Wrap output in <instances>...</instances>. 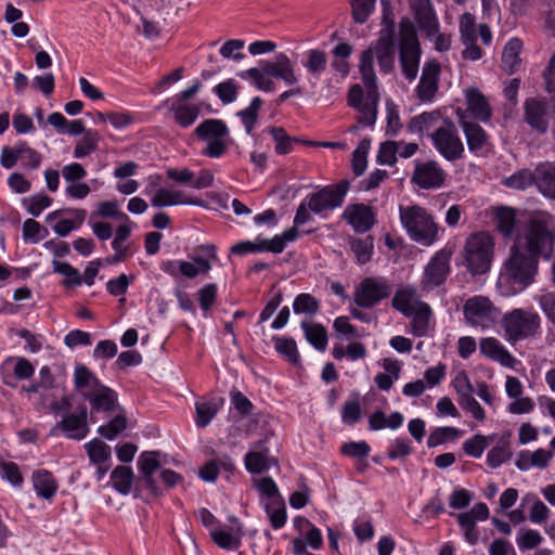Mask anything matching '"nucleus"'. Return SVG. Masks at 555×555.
<instances>
[{"label": "nucleus", "mask_w": 555, "mask_h": 555, "mask_svg": "<svg viewBox=\"0 0 555 555\" xmlns=\"http://www.w3.org/2000/svg\"><path fill=\"white\" fill-rule=\"evenodd\" d=\"M489 507L486 503L479 502L468 512L456 515L457 522L464 533L465 540L475 545L478 542L479 534L476 530V522L483 521L489 518Z\"/></svg>", "instance_id": "obj_21"}, {"label": "nucleus", "mask_w": 555, "mask_h": 555, "mask_svg": "<svg viewBox=\"0 0 555 555\" xmlns=\"http://www.w3.org/2000/svg\"><path fill=\"white\" fill-rule=\"evenodd\" d=\"M293 310L296 314H307L311 317L317 314L320 310V302L312 295L301 293L294 299Z\"/></svg>", "instance_id": "obj_52"}, {"label": "nucleus", "mask_w": 555, "mask_h": 555, "mask_svg": "<svg viewBox=\"0 0 555 555\" xmlns=\"http://www.w3.org/2000/svg\"><path fill=\"white\" fill-rule=\"evenodd\" d=\"M153 207L163 208L168 206L177 205H194L202 206V201L193 199L188 197L186 194L181 190L160 188L151 198Z\"/></svg>", "instance_id": "obj_27"}, {"label": "nucleus", "mask_w": 555, "mask_h": 555, "mask_svg": "<svg viewBox=\"0 0 555 555\" xmlns=\"http://www.w3.org/2000/svg\"><path fill=\"white\" fill-rule=\"evenodd\" d=\"M100 142V134L95 130H87L79 139L74 149L75 158H83L96 151Z\"/></svg>", "instance_id": "obj_47"}, {"label": "nucleus", "mask_w": 555, "mask_h": 555, "mask_svg": "<svg viewBox=\"0 0 555 555\" xmlns=\"http://www.w3.org/2000/svg\"><path fill=\"white\" fill-rule=\"evenodd\" d=\"M410 8L421 29H423L428 37L439 30V22L430 0H410Z\"/></svg>", "instance_id": "obj_25"}, {"label": "nucleus", "mask_w": 555, "mask_h": 555, "mask_svg": "<svg viewBox=\"0 0 555 555\" xmlns=\"http://www.w3.org/2000/svg\"><path fill=\"white\" fill-rule=\"evenodd\" d=\"M74 214H75L74 220L62 219V220H59L54 224L53 230L57 235L66 236L72 231L78 229L83 223V221L86 219V215H87L86 210L85 209H76L74 211Z\"/></svg>", "instance_id": "obj_57"}, {"label": "nucleus", "mask_w": 555, "mask_h": 555, "mask_svg": "<svg viewBox=\"0 0 555 555\" xmlns=\"http://www.w3.org/2000/svg\"><path fill=\"white\" fill-rule=\"evenodd\" d=\"M382 4L384 7V21L383 28L379 33V38L376 41L374 50V55H376L378 66L382 72L389 73L393 68L395 63V49H393V33H395V23L392 16H390L389 2L387 0H382Z\"/></svg>", "instance_id": "obj_14"}, {"label": "nucleus", "mask_w": 555, "mask_h": 555, "mask_svg": "<svg viewBox=\"0 0 555 555\" xmlns=\"http://www.w3.org/2000/svg\"><path fill=\"white\" fill-rule=\"evenodd\" d=\"M543 542L542 534L535 529H520L516 543L520 551H529L538 547Z\"/></svg>", "instance_id": "obj_54"}, {"label": "nucleus", "mask_w": 555, "mask_h": 555, "mask_svg": "<svg viewBox=\"0 0 555 555\" xmlns=\"http://www.w3.org/2000/svg\"><path fill=\"white\" fill-rule=\"evenodd\" d=\"M348 105L359 113L358 122L363 127L374 126L377 117L379 94L377 86L365 87L353 85L347 96Z\"/></svg>", "instance_id": "obj_10"}, {"label": "nucleus", "mask_w": 555, "mask_h": 555, "mask_svg": "<svg viewBox=\"0 0 555 555\" xmlns=\"http://www.w3.org/2000/svg\"><path fill=\"white\" fill-rule=\"evenodd\" d=\"M440 65L437 61L425 63L421 80L416 87L417 98L422 102H431L438 91Z\"/></svg>", "instance_id": "obj_22"}, {"label": "nucleus", "mask_w": 555, "mask_h": 555, "mask_svg": "<svg viewBox=\"0 0 555 555\" xmlns=\"http://www.w3.org/2000/svg\"><path fill=\"white\" fill-rule=\"evenodd\" d=\"M327 65V55L324 51L319 49H311L306 52V61L304 67L308 73L319 79L320 76L325 72Z\"/></svg>", "instance_id": "obj_44"}, {"label": "nucleus", "mask_w": 555, "mask_h": 555, "mask_svg": "<svg viewBox=\"0 0 555 555\" xmlns=\"http://www.w3.org/2000/svg\"><path fill=\"white\" fill-rule=\"evenodd\" d=\"M538 269V258L513 244L508 258L501 269L499 281L517 285L519 289L529 286Z\"/></svg>", "instance_id": "obj_5"}, {"label": "nucleus", "mask_w": 555, "mask_h": 555, "mask_svg": "<svg viewBox=\"0 0 555 555\" xmlns=\"http://www.w3.org/2000/svg\"><path fill=\"white\" fill-rule=\"evenodd\" d=\"M127 428V418L124 413H118L108 424L101 425L98 433L107 440H114Z\"/></svg>", "instance_id": "obj_56"}, {"label": "nucleus", "mask_w": 555, "mask_h": 555, "mask_svg": "<svg viewBox=\"0 0 555 555\" xmlns=\"http://www.w3.org/2000/svg\"><path fill=\"white\" fill-rule=\"evenodd\" d=\"M259 67L248 68L237 74L242 79H249L257 89L271 92L274 82L270 77L282 80L286 86H295L299 82L295 67L291 59L283 52L275 54L271 61H260Z\"/></svg>", "instance_id": "obj_1"}, {"label": "nucleus", "mask_w": 555, "mask_h": 555, "mask_svg": "<svg viewBox=\"0 0 555 555\" xmlns=\"http://www.w3.org/2000/svg\"><path fill=\"white\" fill-rule=\"evenodd\" d=\"M525 121L537 132L545 133L548 128L547 104L543 100L531 98L524 104Z\"/></svg>", "instance_id": "obj_24"}, {"label": "nucleus", "mask_w": 555, "mask_h": 555, "mask_svg": "<svg viewBox=\"0 0 555 555\" xmlns=\"http://www.w3.org/2000/svg\"><path fill=\"white\" fill-rule=\"evenodd\" d=\"M535 185L541 194L555 199V163H539L535 166Z\"/></svg>", "instance_id": "obj_32"}, {"label": "nucleus", "mask_w": 555, "mask_h": 555, "mask_svg": "<svg viewBox=\"0 0 555 555\" xmlns=\"http://www.w3.org/2000/svg\"><path fill=\"white\" fill-rule=\"evenodd\" d=\"M344 217L352 225L354 231L359 233L369 231L375 222V215L372 208L364 204L347 207Z\"/></svg>", "instance_id": "obj_29"}, {"label": "nucleus", "mask_w": 555, "mask_h": 555, "mask_svg": "<svg viewBox=\"0 0 555 555\" xmlns=\"http://www.w3.org/2000/svg\"><path fill=\"white\" fill-rule=\"evenodd\" d=\"M480 351L483 356L509 369L515 367L517 363L516 358L494 337L483 338L480 341Z\"/></svg>", "instance_id": "obj_30"}, {"label": "nucleus", "mask_w": 555, "mask_h": 555, "mask_svg": "<svg viewBox=\"0 0 555 555\" xmlns=\"http://www.w3.org/2000/svg\"><path fill=\"white\" fill-rule=\"evenodd\" d=\"M443 121H447V119L442 117L439 111L425 112L411 118L408 129L411 133L423 135L435 131Z\"/></svg>", "instance_id": "obj_33"}, {"label": "nucleus", "mask_w": 555, "mask_h": 555, "mask_svg": "<svg viewBox=\"0 0 555 555\" xmlns=\"http://www.w3.org/2000/svg\"><path fill=\"white\" fill-rule=\"evenodd\" d=\"M198 140L205 143L201 154L210 158L222 157L232 143L230 130L221 119H205L194 130Z\"/></svg>", "instance_id": "obj_8"}, {"label": "nucleus", "mask_w": 555, "mask_h": 555, "mask_svg": "<svg viewBox=\"0 0 555 555\" xmlns=\"http://www.w3.org/2000/svg\"><path fill=\"white\" fill-rule=\"evenodd\" d=\"M133 472L128 466H117L111 474L113 487L121 494H128L131 491Z\"/></svg>", "instance_id": "obj_48"}, {"label": "nucleus", "mask_w": 555, "mask_h": 555, "mask_svg": "<svg viewBox=\"0 0 555 555\" xmlns=\"http://www.w3.org/2000/svg\"><path fill=\"white\" fill-rule=\"evenodd\" d=\"M429 137L436 151L446 160L454 163L463 158L465 146L452 121H443Z\"/></svg>", "instance_id": "obj_13"}, {"label": "nucleus", "mask_w": 555, "mask_h": 555, "mask_svg": "<svg viewBox=\"0 0 555 555\" xmlns=\"http://www.w3.org/2000/svg\"><path fill=\"white\" fill-rule=\"evenodd\" d=\"M462 256L473 275L487 273L494 256V238L489 232L470 234L464 244Z\"/></svg>", "instance_id": "obj_6"}, {"label": "nucleus", "mask_w": 555, "mask_h": 555, "mask_svg": "<svg viewBox=\"0 0 555 555\" xmlns=\"http://www.w3.org/2000/svg\"><path fill=\"white\" fill-rule=\"evenodd\" d=\"M373 64H374V50H373V48H369L367 50H365L361 53L360 65H359L364 87L377 86Z\"/></svg>", "instance_id": "obj_49"}, {"label": "nucleus", "mask_w": 555, "mask_h": 555, "mask_svg": "<svg viewBox=\"0 0 555 555\" xmlns=\"http://www.w3.org/2000/svg\"><path fill=\"white\" fill-rule=\"evenodd\" d=\"M261 105L262 100L259 96H256L251 100L248 107L237 113V116L241 118L242 124L244 125L245 130L248 134H250L255 128V125L258 119V112Z\"/></svg>", "instance_id": "obj_53"}, {"label": "nucleus", "mask_w": 555, "mask_h": 555, "mask_svg": "<svg viewBox=\"0 0 555 555\" xmlns=\"http://www.w3.org/2000/svg\"><path fill=\"white\" fill-rule=\"evenodd\" d=\"M522 49V42L518 38L509 39L503 50L501 66L508 74L515 73L520 66L519 53Z\"/></svg>", "instance_id": "obj_38"}, {"label": "nucleus", "mask_w": 555, "mask_h": 555, "mask_svg": "<svg viewBox=\"0 0 555 555\" xmlns=\"http://www.w3.org/2000/svg\"><path fill=\"white\" fill-rule=\"evenodd\" d=\"M23 202L26 205L27 211L34 217H38L46 208L52 204L51 197L41 193L31 195L29 198H25Z\"/></svg>", "instance_id": "obj_64"}, {"label": "nucleus", "mask_w": 555, "mask_h": 555, "mask_svg": "<svg viewBox=\"0 0 555 555\" xmlns=\"http://www.w3.org/2000/svg\"><path fill=\"white\" fill-rule=\"evenodd\" d=\"M88 401L90 402L92 411L108 412L114 410L117 405V393L113 389L103 385L88 399Z\"/></svg>", "instance_id": "obj_39"}, {"label": "nucleus", "mask_w": 555, "mask_h": 555, "mask_svg": "<svg viewBox=\"0 0 555 555\" xmlns=\"http://www.w3.org/2000/svg\"><path fill=\"white\" fill-rule=\"evenodd\" d=\"M456 115L469 152L476 157L492 155L494 153V144L487 131L479 124L469 120L463 111L457 109Z\"/></svg>", "instance_id": "obj_15"}, {"label": "nucleus", "mask_w": 555, "mask_h": 555, "mask_svg": "<svg viewBox=\"0 0 555 555\" xmlns=\"http://www.w3.org/2000/svg\"><path fill=\"white\" fill-rule=\"evenodd\" d=\"M431 315L433 311L428 304L422 302L415 307L413 314L410 317L412 319V332L415 336L426 335Z\"/></svg>", "instance_id": "obj_42"}, {"label": "nucleus", "mask_w": 555, "mask_h": 555, "mask_svg": "<svg viewBox=\"0 0 555 555\" xmlns=\"http://www.w3.org/2000/svg\"><path fill=\"white\" fill-rule=\"evenodd\" d=\"M488 447V438L477 434L463 442L464 452L475 459H479Z\"/></svg>", "instance_id": "obj_63"}, {"label": "nucleus", "mask_w": 555, "mask_h": 555, "mask_svg": "<svg viewBox=\"0 0 555 555\" xmlns=\"http://www.w3.org/2000/svg\"><path fill=\"white\" fill-rule=\"evenodd\" d=\"M348 189L349 182L345 180L336 185H327L307 196L308 207L314 214L333 210L343 205Z\"/></svg>", "instance_id": "obj_18"}, {"label": "nucleus", "mask_w": 555, "mask_h": 555, "mask_svg": "<svg viewBox=\"0 0 555 555\" xmlns=\"http://www.w3.org/2000/svg\"><path fill=\"white\" fill-rule=\"evenodd\" d=\"M166 103L169 105V109L173 114L175 121L182 128L192 126L201 113V108L196 104H186L168 100Z\"/></svg>", "instance_id": "obj_35"}, {"label": "nucleus", "mask_w": 555, "mask_h": 555, "mask_svg": "<svg viewBox=\"0 0 555 555\" xmlns=\"http://www.w3.org/2000/svg\"><path fill=\"white\" fill-rule=\"evenodd\" d=\"M535 169L532 171L530 169H520L509 177L503 179L502 183L506 188L514 190H526L531 185H535Z\"/></svg>", "instance_id": "obj_45"}, {"label": "nucleus", "mask_w": 555, "mask_h": 555, "mask_svg": "<svg viewBox=\"0 0 555 555\" xmlns=\"http://www.w3.org/2000/svg\"><path fill=\"white\" fill-rule=\"evenodd\" d=\"M89 427L87 424V411L81 410L79 414H65L61 421L50 430V436L63 434L68 439L82 440L87 437Z\"/></svg>", "instance_id": "obj_20"}, {"label": "nucleus", "mask_w": 555, "mask_h": 555, "mask_svg": "<svg viewBox=\"0 0 555 555\" xmlns=\"http://www.w3.org/2000/svg\"><path fill=\"white\" fill-rule=\"evenodd\" d=\"M451 386L457 395V403L469 413L477 422L482 423L486 420V411L475 399V388L466 372H459L451 382Z\"/></svg>", "instance_id": "obj_17"}, {"label": "nucleus", "mask_w": 555, "mask_h": 555, "mask_svg": "<svg viewBox=\"0 0 555 555\" xmlns=\"http://www.w3.org/2000/svg\"><path fill=\"white\" fill-rule=\"evenodd\" d=\"M376 0H351L352 18L356 23L363 24L372 14Z\"/></svg>", "instance_id": "obj_60"}, {"label": "nucleus", "mask_w": 555, "mask_h": 555, "mask_svg": "<svg viewBox=\"0 0 555 555\" xmlns=\"http://www.w3.org/2000/svg\"><path fill=\"white\" fill-rule=\"evenodd\" d=\"M514 244L535 258L550 259L554 251L555 228L545 217H532L517 233Z\"/></svg>", "instance_id": "obj_2"}, {"label": "nucleus", "mask_w": 555, "mask_h": 555, "mask_svg": "<svg viewBox=\"0 0 555 555\" xmlns=\"http://www.w3.org/2000/svg\"><path fill=\"white\" fill-rule=\"evenodd\" d=\"M391 294V285L384 278H365L356 287L353 301L361 308H373Z\"/></svg>", "instance_id": "obj_16"}, {"label": "nucleus", "mask_w": 555, "mask_h": 555, "mask_svg": "<svg viewBox=\"0 0 555 555\" xmlns=\"http://www.w3.org/2000/svg\"><path fill=\"white\" fill-rule=\"evenodd\" d=\"M31 482L37 495L46 500L52 499L59 488L53 475L46 469L33 473Z\"/></svg>", "instance_id": "obj_37"}, {"label": "nucleus", "mask_w": 555, "mask_h": 555, "mask_svg": "<svg viewBox=\"0 0 555 555\" xmlns=\"http://www.w3.org/2000/svg\"><path fill=\"white\" fill-rule=\"evenodd\" d=\"M53 270L54 272L60 273L66 278L64 281L66 286L80 285L82 283V278L79 271L68 262L53 261Z\"/></svg>", "instance_id": "obj_61"}, {"label": "nucleus", "mask_w": 555, "mask_h": 555, "mask_svg": "<svg viewBox=\"0 0 555 555\" xmlns=\"http://www.w3.org/2000/svg\"><path fill=\"white\" fill-rule=\"evenodd\" d=\"M503 327L508 340H524L540 333L541 318L532 309L517 308L504 315Z\"/></svg>", "instance_id": "obj_9"}, {"label": "nucleus", "mask_w": 555, "mask_h": 555, "mask_svg": "<svg viewBox=\"0 0 555 555\" xmlns=\"http://www.w3.org/2000/svg\"><path fill=\"white\" fill-rule=\"evenodd\" d=\"M23 240L36 244L48 233L47 229L34 219H26L23 223Z\"/></svg>", "instance_id": "obj_58"}, {"label": "nucleus", "mask_w": 555, "mask_h": 555, "mask_svg": "<svg viewBox=\"0 0 555 555\" xmlns=\"http://www.w3.org/2000/svg\"><path fill=\"white\" fill-rule=\"evenodd\" d=\"M298 237L296 227L285 230L281 235H275L270 240H261V251H271L280 254L284 250L287 243L294 242Z\"/></svg>", "instance_id": "obj_43"}, {"label": "nucleus", "mask_w": 555, "mask_h": 555, "mask_svg": "<svg viewBox=\"0 0 555 555\" xmlns=\"http://www.w3.org/2000/svg\"><path fill=\"white\" fill-rule=\"evenodd\" d=\"M192 261L169 259L160 263V270L172 279L178 280L181 276L195 279L198 274L207 275L214 263L219 262L217 246L214 244H203L194 248Z\"/></svg>", "instance_id": "obj_4"}, {"label": "nucleus", "mask_w": 555, "mask_h": 555, "mask_svg": "<svg viewBox=\"0 0 555 555\" xmlns=\"http://www.w3.org/2000/svg\"><path fill=\"white\" fill-rule=\"evenodd\" d=\"M266 511L274 529H281L286 522V511L281 500L266 504Z\"/></svg>", "instance_id": "obj_62"}, {"label": "nucleus", "mask_w": 555, "mask_h": 555, "mask_svg": "<svg viewBox=\"0 0 555 555\" xmlns=\"http://www.w3.org/2000/svg\"><path fill=\"white\" fill-rule=\"evenodd\" d=\"M301 328L306 339L319 351H324L327 346V332L319 323L302 321Z\"/></svg>", "instance_id": "obj_40"}, {"label": "nucleus", "mask_w": 555, "mask_h": 555, "mask_svg": "<svg viewBox=\"0 0 555 555\" xmlns=\"http://www.w3.org/2000/svg\"><path fill=\"white\" fill-rule=\"evenodd\" d=\"M89 461L94 465L106 464L111 462L112 451L111 447L104 441L95 438L85 443L83 446Z\"/></svg>", "instance_id": "obj_41"}, {"label": "nucleus", "mask_w": 555, "mask_h": 555, "mask_svg": "<svg viewBox=\"0 0 555 555\" xmlns=\"http://www.w3.org/2000/svg\"><path fill=\"white\" fill-rule=\"evenodd\" d=\"M273 464H275V462L269 455V449L263 440L256 442L245 455V467L253 474L266 472Z\"/></svg>", "instance_id": "obj_28"}, {"label": "nucleus", "mask_w": 555, "mask_h": 555, "mask_svg": "<svg viewBox=\"0 0 555 555\" xmlns=\"http://www.w3.org/2000/svg\"><path fill=\"white\" fill-rule=\"evenodd\" d=\"M524 503H531L529 519L533 524H541L545 521L550 515V508L533 493H528L522 499Z\"/></svg>", "instance_id": "obj_51"}, {"label": "nucleus", "mask_w": 555, "mask_h": 555, "mask_svg": "<svg viewBox=\"0 0 555 555\" xmlns=\"http://www.w3.org/2000/svg\"><path fill=\"white\" fill-rule=\"evenodd\" d=\"M137 465L146 487L155 495H160L163 492L155 478V473L160 468L159 453L156 451L142 452Z\"/></svg>", "instance_id": "obj_23"}, {"label": "nucleus", "mask_w": 555, "mask_h": 555, "mask_svg": "<svg viewBox=\"0 0 555 555\" xmlns=\"http://www.w3.org/2000/svg\"><path fill=\"white\" fill-rule=\"evenodd\" d=\"M422 302L423 301L418 298L416 288L412 285L398 288L391 300L393 309L402 313L404 317H411L415 307Z\"/></svg>", "instance_id": "obj_31"}, {"label": "nucleus", "mask_w": 555, "mask_h": 555, "mask_svg": "<svg viewBox=\"0 0 555 555\" xmlns=\"http://www.w3.org/2000/svg\"><path fill=\"white\" fill-rule=\"evenodd\" d=\"M274 141V151L279 155H285L294 150V145L299 142L298 138L291 137L282 127H272L269 129Z\"/></svg>", "instance_id": "obj_46"}, {"label": "nucleus", "mask_w": 555, "mask_h": 555, "mask_svg": "<svg viewBox=\"0 0 555 555\" xmlns=\"http://www.w3.org/2000/svg\"><path fill=\"white\" fill-rule=\"evenodd\" d=\"M460 436V431L455 427H438L430 433L427 439L428 448H435L448 440H453Z\"/></svg>", "instance_id": "obj_59"}, {"label": "nucleus", "mask_w": 555, "mask_h": 555, "mask_svg": "<svg viewBox=\"0 0 555 555\" xmlns=\"http://www.w3.org/2000/svg\"><path fill=\"white\" fill-rule=\"evenodd\" d=\"M447 173L437 160L415 164L412 182L421 189H439L443 185Z\"/></svg>", "instance_id": "obj_19"}, {"label": "nucleus", "mask_w": 555, "mask_h": 555, "mask_svg": "<svg viewBox=\"0 0 555 555\" xmlns=\"http://www.w3.org/2000/svg\"><path fill=\"white\" fill-rule=\"evenodd\" d=\"M74 385L76 390L88 400L103 384L85 365H78L74 372Z\"/></svg>", "instance_id": "obj_34"}, {"label": "nucleus", "mask_w": 555, "mask_h": 555, "mask_svg": "<svg viewBox=\"0 0 555 555\" xmlns=\"http://www.w3.org/2000/svg\"><path fill=\"white\" fill-rule=\"evenodd\" d=\"M351 250L360 264H364L370 261L373 249H374V240L372 236H366L364 238H352L350 241Z\"/></svg>", "instance_id": "obj_50"}, {"label": "nucleus", "mask_w": 555, "mask_h": 555, "mask_svg": "<svg viewBox=\"0 0 555 555\" xmlns=\"http://www.w3.org/2000/svg\"><path fill=\"white\" fill-rule=\"evenodd\" d=\"M275 350L283 356L288 362L296 364L299 361V353L296 341L293 338L274 337Z\"/></svg>", "instance_id": "obj_55"}, {"label": "nucleus", "mask_w": 555, "mask_h": 555, "mask_svg": "<svg viewBox=\"0 0 555 555\" xmlns=\"http://www.w3.org/2000/svg\"><path fill=\"white\" fill-rule=\"evenodd\" d=\"M466 112L480 122H488L492 118V108L488 99L477 88L465 90Z\"/></svg>", "instance_id": "obj_26"}, {"label": "nucleus", "mask_w": 555, "mask_h": 555, "mask_svg": "<svg viewBox=\"0 0 555 555\" xmlns=\"http://www.w3.org/2000/svg\"><path fill=\"white\" fill-rule=\"evenodd\" d=\"M421 54L415 25L404 17L399 23V61L403 75L410 81L417 77Z\"/></svg>", "instance_id": "obj_7"}, {"label": "nucleus", "mask_w": 555, "mask_h": 555, "mask_svg": "<svg viewBox=\"0 0 555 555\" xmlns=\"http://www.w3.org/2000/svg\"><path fill=\"white\" fill-rule=\"evenodd\" d=\"M495 228L505 238H516V210L511 207H499L495 209Z\"/></svg>", "instance_id": "obj_36"}, {"label": "nucleus", "mask_w": 555, "mask_h": 555, "mask_svg": "<svg viewBox=\"0 0 555 555\" xmlns=\"http://www.w3.org/2000/svg\"><path fill=\"white\" fill-rule=\"evenodd\" d=\"M463 314L466 323L473 327L487 330L496 324L501 318V311L486 296L474 295L463 306Z\"/></svg>", "instance_id": "obj_11"}, {"label": "nucleus", "mask_w": 555, "mask_h": 555, "mask_svg": "<svg viewBox=\"0 0 555 555\" xmlns=\"http://www.w3.org/2000/svg\"><path fill=\"white\" fill-rule=\"evenodd\" d=\"M399 217L403 229L413 242L431 246L439 240V227L426 208L420 205H401Z\"/></svg>", "instance_id": "obj_3"}, {"label": "nucleus", "mask_w": 555, "mask_h": 555, "mask_svg": "<svg viewBox=\"0 0 555 555\" xmlns=\"http://www.w3.org/2000/svg\"><path fill=\"white\" fill-rule=\"evenodd\" d=\"M452 247L444 246L437 250L424 267L420 281L421 289L429 293L443 285L451 273Z\"/></svg>", "instance_id": "obj_12"}]
</instances>
